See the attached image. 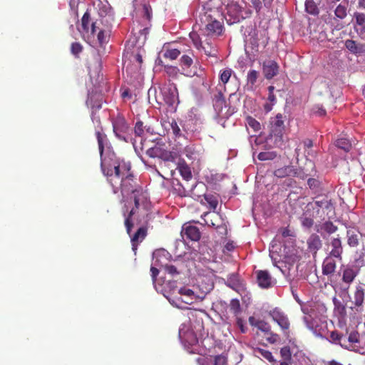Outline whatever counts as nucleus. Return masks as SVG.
<instances>
[{
  "mask_svg": "<svg viewBox=\"0 0 365 365\" xmlns=\"http://www.w3.org/2000/svg\"><path fill=\"white\" fill-rule=\"evenodd\" d=\"M313 111L319 116H324L326 115V110L322 105H315L313 108Z\"/></svg>",
  "mask_w": 365,
  "mask_h": 365,
  "instance_id": "nucleus-61",
  "label": "nucleus"
},
{
  "mask_svg": "<svg viewBox=\"0 0 365 365\" xmlns=\"http://www.w3.org/2000/svg\"><path fill=\"white\" fill-rule=\"evenodd\" d=\"M346 48L351 53L356 54L365 51V45L357 44L356 42L351 39H348L345 41Z\"/></svg>",
  "mask_w": 365,
  "mask_h": 365,
  "instance_id": "nucleus-28",
  "label": "nucleus"
},
{
  "mask_svg": "<svg viewBox=\"0 0 365 365\" xmlns=\"http://www.w3.org/2000/svg\"><path fill=\"white\" fill-rule=\"evenodd\" d=\"M112 124L113 132L117 138L125 140L124 135L128 130V125L125 119L121 115H118L113 120Z\"/></svg>",
  "mask_w": 365,
  "mask_h": 365,
  "instance_id": "nucleus-11",
  "label": "nucleus"
},
{
  "mask_svg": "<svg viewBox=\"0 0 365 365\" xmlns=\"http://www.w3.org/2000/svg\"><path fill=\"white\" fill-rule=\"evenodd\" d=\"M279 65L273 60H267L262 64V72L266 79H272L279 73Z\"/></svg>",
  "mask_w": 365,
  "mask_h": 365,
  "instance_id": "nucleus-12",
  "label": "nucleus"
},
{
  "mask_svg": "<svg viewBox=\"0 0 365 365\" xmlns=\"http://www.w3.org/2000/svg\"><path fill=\"white\" fill-rule=\"evenodd\" d=\"M230 309L235 316H238L241 313V306L237 299H232L230 303Z\"/></svg>",
  "mask_w": 365,
  "mask_h": 365,
  "instance_id": "nucleus-41",
  "label": "nucleus"
},
{
  "mask_svg": "<svg viewBox=\"0 0 365 365\" xmlns=\"http://www.w3.org/2000/svg\"><path fill=\"white\" fill-rule=\"evenodd\" d=\"M317 306H318L317 304H315V303L310 304V302H308L307 304H305L302 307V312L307 315L304 317V321L307 324L309 329L313 330L314 333H317V330L316 329L314 330L313 327L310 326V317L312 316V314H314V309Z\"/></svg>",
  "mask_w": 365,
  "mask_h": 365,
  "instance_id": "nucleus-21",
  "label": "nucleus"
},
{
  "mask_svg": "<svg viewBox=\"0 0 365 365\" xmlns=\"http://www.w3.org/2000/svg\"><path fill=\"white\" fill-rule=\"evenodd\" d=\"M331 247V250L329 252V256L334 257V258L342 260L343 247L342 242L339 237L332 238L329 244Z\"/></svg>",
  "mask_w": 365,
  "mask_h": 365,
  "instance_id": "nucleus-15",
  "label": "nucleus"
},
{
  "mask_svg": "<svg viewBox=\"0 0 365 365\" xmlns=\"http://www.w3.org/2000/svg\"><path fill=\"white\" fill-rule=\"evenodd\" d=\"M264 337L266 340L270 344H275L279 340V336L277 334L274 333L272 331V329H270L269 332H266L264 334Z\"/></svg>",
  "mask_w": 365,
  "mask_h": 365,
  "instance_id": "nucleus-49",
  "label": "nucleus"
},
{
  "mask_svg": "<svg viewBox=\"0 0 365 365\" xmlns=\"http://www.w3.org/2000/svg\"><path fill=\"white\" fill-rule=\"evenodd\" d=\"M342 282L344 284L346 285L344 287L345 290H347L349 288L350 284L355 279L357 272L351 267L346 266L342 270Z\"/></svg>",
  "mask_w": 365,
  "mask_h": 365,
  "instance_id": "nucleus-17",
  "label": "nucleus"
},
{
  "mask_svg": "<svg viewBox=\"0 0 365 365\" xmlns=\"http://www.w3.org/2000/svg\"><path fill=\"white\" fill-rule=\"evenodd\" d=\"M294 170V166L287 165L282 168H278L274 170V175L279 178H283L288 176H292Z\"/></svg>",
  "mask_w": 365,
  "mask_h": 365,
  "instance_id": "nucleus-30",
  "label": "nucleus"
},
{
  "mask_svg": "<svg viewBox=\"0 0 365 365\" xmlns=\"http://www.w3.org/2000/svg\"><path fill=\"white\" fill-rule=\"evenodd\" d=\"M101 168L104 175L110 179H116L115 182H119L122 178L130 173V163L117 158L113 150L106 152V158L101 160Z\"/></svg>",
  "mask_w": 365,
  "mask_h": 365,
  "instance_id": "nucleus-1",
  "label": "nucleus"
},
{
  "mask_svg": "<svg viewBox=\"0 0 365 365\" xmlns=\"http://www.w3.org/2000/svg\"><path fill=\"white\" fill-rule=\"evenodd\" d=\"M232 69L226 68L220 73V78L223 84H225L229 81L232 75Z\"/></svg>",
  "mask_w": 365,
  "mask_h": 365,
  "instance_id": "nucleus-55",
  "label": "nucleus"
},
{
  "mask_svg": "<svg viewBox=\"0 0 365 365\" xmlns=\"http://www.w3.org/2000/svg\"><path fill=\"white\" fill-rule=\"evenodd\" d=\"M284 116L278 113L270 121V133L267 138V144L269 147L280 148L284 144Z\"/></svg>",
  "mask_w": 365,
  "mask_h": 365,
  "instance_id": "nucleus-3",
  "label": "nucleus"
},
{
  "mask_svg": "<svg viewBox=\"0 0 365 365\" xmlns=\"http://www.w3.org/2000/svg\"><path fill=\"white\" fill-rule=\"evenodd\" d=\"M226 9L227 16L230 17L227 21H230V24L240 22V21L250 17L252 14V11L250 9H244L236 2L228 4Z\"/></svg>",
  "mask_w": 365,
  "mask_h": 365,
  "instance_id": "nucleus-6",
  "label": "nucleus"
},
{
  "mask_svg": "<svg viewBox=\"0 0 365 365\" xmlns=\"http://www.w3.org/2000/svg\"><path fill=\"white\" fill-rule=\"evenodd\" d=\"M162 267L168 274H170L173 276L179 274V272L178 271L177 268L174 265L165 264V265H162Z\"/></svg>",
  "mask_w": 365,
  "mask_h": 365,
  "instance_id": "nucleus-59",
  "label": "nucleus"
},
{
  "mask_svg": "<svg viewBox=\"0 0 365 365\" xmlns=\"http://www.w3.org/2000/svg\"><path fill=\"white\" fill-rule=\"evenodd\" d=\"M97 39L101 47L106 45L110 38V30L103 29H97Z\"/></svg>",
  "mask_w": 365,
  "mask_h": 365,
  "instance_id": "nucleus-29",
  "label": "nucleus"
},
{
  "mask_svg": "<svg viewBox=\"0 0 365 365\" xmlns=\"http://www.w3.org/2000/svg\"><path fill=\"white\" fill-rule=\"evenodd\" d=\"M354 18L356 20L354 25L355 29L358 31L360 30L361 32L365 31V14L360 12H355Z\"/></svg>",
  "mask_w": 365,
  "mask_h": 365,
  "instance_id": "nucleus-31",
  "label": "nucleus"
},
{
  "mask_svg": "<svg viewBox=\"0 0 365 365\" xmlns=\"http://www.w3.org/2000/svg\"><path fill=\"white\" fill-rule=\"evenodd\" d=\"M96 136L98 141L99 153L101 155V160L103 158H106V153H104V148L108 143V138L106 135L103 132V129L101 128L96 131ZM110 150L109 148L106 151Z\"/></svg>",
  "mask_w": 365,
  "mask_h": 365,
  "instance_id": "nucleus-20",
  "label": "nucleus"
},
{
  "mask_svg": "<svg viewBox=\"0 0 365 365\" xmlns=\"http://www.w3.org/2000/svg\"><path fill=\"white\" fill-rule=\"evenodd\" d=\"M110 183L113 187H117V185H119L123 194L140 193V195H142V188L137 185L131 173H128L119 182H113V179H110Z\"/></svg>",
  "mask_w": 365,
  "mask_h": 365,
  "instance_id": "nucleus-5",
  "label": "nucleus"
},
{
  "mask_svg": "<svg viewBox=\"0 0 365 365\" xmlns=\"http://www.w3.org/2000/svg\"><path fill=\"white\" fill-rule=\"evenodd\" d=\"M308 248L314 254L322 247V240L317 234H312L307 240Z\"/></svg>",
  "mask_w": 365,
  "mask_h": 365,
  "instance_id": "nucleus-25",
  "label": "nucleus"
},
{
  "mask_svg": "<svg viewBox=\"0 0 365 365\" xmlns=\"http://www.w3.org/2000/svg\"><path fill=\"white\" fill-rule=\"evenodd\" d=\"M190 37L196 48L200 50L202 43L199 35L195 32H192L190 34Z\"/></svg>",
  "mask_w": 365,
  "mask_h": 365,
  "instance_id": "nucleus-53",
  "label": "nucleus"
},
{
  "mask_svg": "<svg viewBox=\"0 0 365 365\" xmlns=\"http://www.w3.org/2000/svg\"><path fill=\"white\" fill-rule=\"evenodd\" d=\"M177 170L184 180L188 181L192 178L191 169L184 160H179Z\"/></svg>",
  "mask_w": 365,
  "mask_h": 365,
  "instance_id": "nucleus-24",
  "label": "nucleus"
},
{
  "mask_svg": "<svg viewBox=\"0 0 365 365\" xmlns=\"http://www.w3.org/2000/svg\"><path fill=\"white\" fill-rule=\"evenodd\" d=\"M134 195V204L135 207L132 208L129 213L128 215H125L124 213L125 216V221L124 225L126 229V232L128 235L130 236V233L132 231V229L133 228L134 224L133 221V216L135 214L136 210H138L140 207V202L145 198V194L143 193V191L142 190V195H140V193H133Z\"/></svg>",
  "mask_w": 365,
  "mask_h": 365,
  "instance_id": "nucleus-8",
  "label": "nucleus"
},
{
  "mask_svg": "<svg viewBox=\"0 0 365 365\" xmlns=\"http://www.w3.org/2000/svg\"><path fill=\"white\" fill-rule=\"evenodd\" d=\"M146 129L147 132H150V128H146V126L144 125L143 123L140 120L137 121L134 128V131L136 135L140 137L144 134L145 130Z\"/></svg>",
  "mask_w": 365,
  "mask_h": 365,
  "instance_id": "nucleus-43",
  "label": "nucleus"
},
{
  "mask_svg": "<svg viewBox=\"0 0 365 365\" xmlns=\"http://www.w3.org/2000/svg\"><path fill=\"white\" fill-rule=\"evenodd\" d=\"M330 338L332 342H339V344L346 349H349V346L346 344V340L343 334H339L336 331H333L330 334Z\"/></svg>",
  "mask_w": 365,
  "mask_h": 365,
  "instance_id": "nucleus-33",
  "label": "nucleus"
},
{
  "mask_svg": "<svg viewBox=\"0 0 365 365\" xmlns=\"http://www.w3.org/2000/svg\"><path fill=\"white\" fill-rule=\"evenodd\" d=\"M280 355L283 359V361H291L292 353L289 346H284L280 349Z\"/></svg>",
  "mask_w": 365,
  "mask_h": 365,
  "instance_id": "nucleus-47",
  "label": "nucleus"
},
{
  "mask_svg": "<svg viewBox=\"0 0 365 365\" xmlns=\"http://www.w3.org/2000/svg\"><path fill=\"white\" fill-rule=\"evenodd\" d=\"M204 199L206 203L209 205L210 208L216 210L218 205L217 197L213 195L207 194L204 195Z\"/></svg>",
  "mask_w": 365,
  "mask_h": 365,
  "instance_id": "nucleus-40",
  "label": "nucleus"
},
{
  "mask_svg": "<svg viewBox=\"0 0 365 365\" xmlns=\"http://www.w3.org/2000/svg\"><path fill=\"white\" fill-rule=\"evenodd\" d=\"M310 207L315 210L317 218L324 220L325 216H329L330 212H334V207L331 200L327 197H317L316 200L309 202V210Z\"/></svg>",
  "mask_w": 365,
  "mask_h": 365,
  "instance_id": "nucleus-4",
  "label": "nucleus"
},
{
  "mask_svg": "<svg viewBox=\"0 0 365 365\" xmlns=\"http://www.w3.org/2000/svg\"><path fill=\"white\" fill-rule=\"evenodd\" d=\"M305 11L313 16H317L319 13V8L314 0L305 1Z\"/></svg>",
  "mask_w": 365,
  "mask_h": 365,
  "instance_id": "nucleus-35",
  "label": "nucleus"
},
{
  "mask_svg": "<svg viewBox=\"0 0 365 365\" xmlns=\"http://www.w3.org/2000/svg\"><path fill=\"white\" fill-rule=\"evenodd\" d=\"M251 6L255 9L257 14H259L262 9V1L261 0H251Z\"/></svg>",
  "mask_w": 365,
  "mask_h": 365,
  "instance_id": "nucleus-57",
  "label": "nucleus"
},
{
  "mask_svg": "<svg viewBox=\"0 0 365 365\" xmlns=\"http://www.w3.org/2000/svg\"><path fill=\"white\" fill-rule=\"evenodd\" d=\"M148 235V225H143L140 227L136 232L130 236V241L132 244V249L136 251L138 245L143 241Z\"/></svg>",
  "mask_w": 365,
  "mask_h": 365,
  "instance_id": "nucleus-13",
  "label": "nucleus"
},
{
  "mask_svg": "<svg viewBox=\"0 0 365 365\" xmlns=\"http://www.w3.org/2000/svg\"><path fill=\"white\" fill-rule=\"evenodd\" d=\"M277 156L275 152H261L258 154V159L259 160H273Z\"/></svg>",
  "mask_w": 365,
  "mask_h": 365,
  "instance_id": "nucleus-50",
  "label": "nucleus"
},
{
  "mask_svg": "<svg viewBox=\"0 0 365 365\" xmlns=\"http://www.w3.org/2000/svg\"><path fill=\"white\" fill-rule=\"evenodd\" d=\"M182 233L183 236L186 237V238L197 242L200 239L201 233L199 229L193 225H184L182 227Z\"/></svg>",
  "mask_w": 365,
  "mask_h": 365,
  "instance_id": "nucleus-19",
  "label": "nucleus"
},
{
  "mask_svg": "<svg viewBox=\"0 0 365 365\" xmlns=\"http://www.w3.org/2000/svg\"><path fill=\"white\" fill-rule=\"evenodd\" d=\"M335 145L337 148L343 150L345 152H349L351 148V144L349 140L344 138L337 139L336 140Z\"/></svg>",
  "mask_w": 365,
  "mask_h": 365,
  "instance_id": "nucleus-38",
  "label": "nucleus"
},
{
  "mask_svg": "<svg viewBox=\"0 0 365 365\" xmlns=\"http://www.w3.org/2000/svg\"><path fill=\"white\" fill-rule=\"evenodd\" d=\"M359 335L356 331H353L350 333L349 337L347 338V341L349 344L357 343L359 342Z\"/></svg>",
  "mask_w": 365,
  "mask_h": 365,
  "instance_id": "nucleus-62",
  "label": "nucleus"
},
{
  "mask_svg": "<svg viewBox=\"0 0 365 365\" xmlns=\"http://www.w3.org/2000/svg\"><path fill=\"white\" fill-rule=\"evenodd\" d=\"M365 297V290L361 285L356 287V290L354 293V301L355 307H361L364 304Z\"/></svg>",
  "mask_w": 365,
  "mask_h": 365,
  "instance_id": "nucleus-26",
  "label": "nucleus"
},
{
  "mask_svg": "<svg viewBox=\"0 0 365 365\" xmlns=\"http://www.w3.org/2000/svg\"><path fill=\"white\" fill-rule=\"evenodd\" d=\"M309 202L303 209V212L300 217L302 225L307 228H311L314 225V218H317L315 210L310 207L309 210Z\"/></svg>",
  "mask_w": 365,
  "mask_h": 365,
  "instance_id": "nucleus-14",
  "label": "nucleus"
},
{
  "mask_svg": "<svg viewBox=\"0 0 365 365\" xmlns=\"http://www.w3.org/2000/svg\"><path fill=\"white\" fill-rule=\"evenodd\" d=\"M164 103L172 109H175V106L179 103L178 92L175 86L168 85L160 89Z\"/></svg>",
  "mask_w": 365,
  "mask_h": 365,
  "instance_id": "nucleus-7",
  "label": "nucleus"
},
{
  "mask_svg": "<svg viewBox=\"0 0 365 365\" xmlns=\"http://www.w3.org/2000/svg\"><path fill=\"white\" fill-rule=\"evenodd\" d=\"M259 77V72L255 70H250L247 76V86L250 90H254L257 80Z\"/></svg>",
  "mask_w": 365,
  "mask_h": 365,
  "instance_id": "nucleus-32",
  "label": "nucleus"
},
{
  "mask_svg": "<svg viewBox=\"0 0 365 365\" xmlns=\"http://www.w3.org/2000/svg\"><path fill=\"white\" fill-rule=\"evenodd\" d=\"M180 63L183 68L185 67L190 68L192 64L193 61L190 56L187 55H183L180 58Z\"/></svg>",
  "mask_w": 365,
  "mask_h": 365,
  "instance_id": "nucleus-56",
  "label": "nucleus"
},
{
  "mask_svg": "<svg viewBox=\"0 0 365 365\" xmlns=\"http://www.w3.org/2000/svg\"><path fill=\"white\" fill-rule=\"evenodd\" d=\"M146 154L150 158H158L164 161H172L174 160L173 153L165 149L164 145L160 143H157L153 147L148 148L146 150Z\"/></svg>",
  "mask_w": 365,
  "mask_h": 365,
  "instance_id": "nucleus-9",
  "label": "nucleus"
},
{
  "mask_svg": "<svg viewBox=\"0 0 365 365\" xmlns=\"http://www.w3.org/2000/svg\"><path fill=\"white\" fill-rule=\"evenodd\" d=\"M255 355H260L265 359H267L269 362L274 363L276 360L274 359L272 354L269 350H266L262 348H257L255 349Z\"/></svg>",
  "mask_w": 365,
  "mask_h": 365,
  "instance_id": "nucleus-37",
  "label": "nucleus"
},
{
  "mask_svg": "<svg viewBox=\"0 0 365 365\" xmlns=\"http://www.w3.org/2000/svg\"><path fill=\"white\" fill-rule=\"evenodd\" d=\"M246 125L250 127L254 132H259L261 130V125L255 118L252 116H247Z\"/></svg>",
  "mask_w": 365,
  "mask_h": 365,
  "instance_id": "nucleus-39",
  "label": "nucleus"
},
{
  "mask_svg": "<svg viewBox=\"0 0 365 365\" xmlns=\"http://www.w3.org/2000/svg\"><path fill=\"white\" fill-rule=\"evenodd\" d=\"M335 16L339 19H344L346 15V7L341 4H339L334 10Z\"/></svg>",
  "mask_w": 365,
  "mask_h": 365,
  "instance_id": "nucleus-46",
  "label": "nucleus"
},
{
  "mask_svg": "<svg viewBox=\"0 0 365 365\" xmlns=\"http://www.w3.org/2000/svg\"><path fill=\"white\" fill-rule=\"evenodd\" d=\"M257 280L259 286L262 288H268L271 286L272 277L266 270L257 272Z\"/></svg>",
  "mask_w": 365,
  "mask_h": 365,
  "instance_id": "nucleus-22",
  "label": "nucleus"
},
{
  "mask_svg": "<svg viewBox=\"0 0 365 365\" xmlns=\"http://www.w3.org/2000/svg\"><path fill=\"white\" fill-rule=\"evenodd\" d=\"M143 16L148 21L150 20L152 16V9L149 5L144 4L143 6Z\"/></svg>",
  "mask_w": 365,
  "mask_h": 365,
  "instance_id": "nucleus-60",
  "label": "nucleus"
},
{
  "mask_svg": "<svg viewBox=\"0 0 365 365\" xmlns=\"http://www.w3.org/2000/svg\"><path fill=\"white\" fill-rule=\"evenodd\" d=\"M200 50H202L207 56H217V50L210 43H206L205 45H202Z\"/></svg>",
  "mask_w": 365,
  "mask_h": 365,
  "instance_id": "nucleus-44",
  "label": "nucleus"
},
{
  "mask_svg": "<svg viewBox=\"0 0 365 365\" xmlns=\"http://www.w3.org/2000/svg\"><path fill=\"white\" fill-rule=\"evenodd\" d=\"M90 14L86 11L84 13L81 18V27L84 32L88 33L90 31L91 34L94 35L97 32V29H98V26L97 25V22H93L90 24Z\"/></svg>",
  "mask_w": 365,
  "mask_h": 365,
  "instance_id": "nucleus-16",
  "label": "nucleus"
},
{
  "mask_svg": "<svg viewBox=\"0 0 365 365\" xmlns=\"http://www.w3.org/2000/svg\"><path fill=\"white\" fill-rule=\"evenodd\" d=\"M249 322L250 325L257 327L264 334L270 331L271 326L264 320L257 319L254 317H250Z\"/></svg>",
  "mask_w": 365,
  "mask_h": 365,
  "instance_id": "nucleus-27",
  "label": "nucleus"
},
{
  "mask_svg": "<svg viewBox=\"0 0 365 365\" xmlns=\"http://www.w3.org/2000/svg\"><path fill=\"white\" fill-rule=\"evenodd\" d=\"M307 185L309 189L315 193L319 192L323 190L322 182L317 178H308Z\"/></svg>",
  "mask_w": 365,
  "mask_h": 365,
  "instance_id": "nucleus-34",
  "label": "nucleus"
},
{
  "mask_svg": "<svg viewBox=\"0 0 365 365\" xmlns=\"http://www.w3.org/2000/svg\"><path fill=\"white\" fill-rule=\"evenodd\" d=\"M179 293L181 294V295H185L186 297H190L191 299H192V297L194 296V292L192 289H187V288H181L180 290H179Z\"/></svg>",
  "mask_w": 365,
  "mask_h": 365,
  "instance_id": "nucleus-63",
  "label": "nucleus"
},
{
  "mask_svg": "<svg viewBox=\"0 0 365 365\" xmlns=\"http://www.w3.org/2000/svg\"><path fill=\"white\" fill-rule=\"evenodd\" d=\"M198 365H213V358L212 356L209 357L201 356L196 359Z\"/></svg>",
  "mask_w": 365,
  "mask_h": 365,
  "instance_id": "nucleus-54",
  "label": "nucleus"
},
{
  "mask_svg": "<svg viewBox=\"0 0 365 365\" xmlns=\"http://www.w3.org/2000/svg\"><path fill=\"white\" fill-rule=\"evenodd\" d=\"M334 257L327 255L322 263V274L326 276L332 275L336 268V262Z\"/></svg>",
  "mask_w": 365,
  "mask_h": 365,
  "instance_id": "nucleus-18",
  "label": "nucleus"
},
{
  "mask_svg": "<svg viewBox=\"0 0 365 365\" xmlns=\"http://www.w3.org/2000/svg\"><path fill=\"white\" fill-rule=\"evenodd\" d=\"M269 316L279 326L282 331H286L289 329L290 322L289 318L280 309L276 307L270 310Z\"/></svg>",
  "mask_w": 365,
  "mask_h": 365,
  "instance_id": "nucleus-10",
  "label": "nucleus"
},
{
  "mask_svg": "<svg viewBox=\"0 0 365 365\" xmlns=\"http://www.w3.org/2000/svg\"><path fill=\"white\" fill-rule=\"evenodd\" d=\"M204 12L200 14V20L205 28L207 35H221L223 26L218 20L221 18V13L217 7L212 4V0L203 6Z\"/></svg>",
  "mask_w": 365,
  "mask_h": 365,
  "instance_id": "nucleus-2",
  "label": "nucleus"
},
{
  "mask_svg": "<svg viewBox=\"0 0 365 365\" xmlns=\"http://www.w3.org/2000/svg\"><path fill=\"white\" fill-rule=\"evenodd\" d=\"M83 46L78 42H73L71 45V52L76 58L79 57V54L83 51Z\"/></svg>",
  "mask_w": 365,
  "mask_h": 365,
  "instance_id": "nucleus-48",
  "label": "nucleus"
},
{
  "mask_svg": "<svg viewBox=\"0 0 365 365\" xmlns=\"http://www.w3.org/2000/svg\"><path fill=\"white\" fill-rule=\"evenodd\" d=\"M180 54V51L178 49H168L164 53V57L170 60H175L179 56Z\"/></svg>",
  "mask_w": 365,
  "mask_h": 365,
  "instance_id": "nucleus-52",
  "label": "nucleus"
},
{
  "mask_svg": "<svg viewBox=\"0 0 365 365\" xmlns=\"http://www.w3.org/2000/svg\"><path fill=\"white\" fill-rule=\"evenodd\" d=\"M202 217L205 222V223L210 227H219V222H220V217L218 213L217 212H205Z\"/></svg>",
  "mask_w": 365,
  "mask_h": 365,
  "instance_id": "nucleus-23",
  "label": "nucleus"
},
{
  "mask_svg": "<svg viewBox=\"0 0 365 365\" xmlns=\"http://www.w3.org/2000/svg\"><path fill=\"white\" fill-rule=\"evenodd\" d=\"M171 130L173 133V135L175 137H180L181 136V130L180 127L178 126L177 122L174 120H173L172 123H170Z\"/></svg>",
  "mask_w": 365,
  "mask_h": 365,
  "instance_id": "nucleus-58",
  "label": "nucleus"
},
{
  "mask_svg": "<svg viewBox=\"0 0 365 365\" xmlns=\"http://www.w3.org/2000/svg\"><path fill=\"white\" fill-rule=\"evenodd\" d=\"M224 103L225 99L223 95L219 93L218 95L215 96V106L222 107Z\"/></svg>",
  "mask_w": 365,
  "mask_h": 365,
  "instance_id": "nucleus-64",
  "label": "nucleus"
},
{
  "mask_svg": "<svg viewBox=\"0 0 365 365\" xmlns=\"http://www.w3.org/2000/svg\"><path fill=\"white\" fill-rule=\"evenodd\" d=\"M213 365H228L227 358L223 355H216L212 356Z\"/></svg>",
  "mask_w": 365,
  "mask_h": 365,
  "instance_id": "nucleus-51",
  "label": "nucleus"
},
{
  "mask_svg": "<svg viewBox=\"0 0 365 365\" xmlns=\"http://www.w3.org/2000/svg\"><path fill=\"white\" fill-rule=\"evenodd\" d=\"M322 230H323L327 233L331 235L336 232L338 230L337 226L334 225V223L331 221H326L322 225Z\"/></svg>",
  "mask_w": 365,
  "mask_h": 365,
  "instance_id": "nucleus-42",
  "label": "nucleus"
},
{
  "mask_svg": "<svg viewBox=\"0 0 365 365\" xmlns=\"http://www.w3.org/2000/svg\"><path fill=\"white\" fill-rule=\"evenodd\" d=\"M310 175H311L310 173H307L304 169H302L301 168H295L294 167V170H293V174H292L293 177H297L301 180H305Z\"/></svg>",
  "mask_w": 365,
  "mask_h": 365,
  "instance_id": "nucleus-45",
  "label": "nucleus"
},
{
  "mask_svg": "<svg viewBox=\"0 0 365 365\" xmlns=\"http://www.w3.org/2000/svg\"><path fill=\"white\" fill-rule=\"evenodd\" d=\"M347 244L350 247H356L359 245V235L354 231L349 230L346 232Z\"/></svg>",
  "mask_w": 365,
  "mask_h": 365,
  "instance_id": "nucleus-36",
  "label": "nucleus"
}]
</instances>
